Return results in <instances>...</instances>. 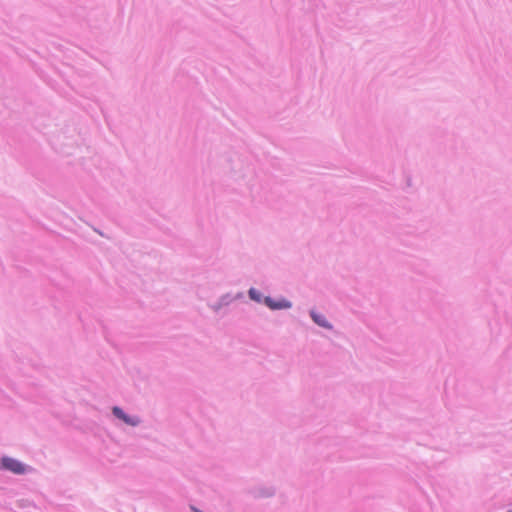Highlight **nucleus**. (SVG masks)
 I'll return each mask as SVG.
<instances>
[{"mask_svg":"<svg viewBox=\"0 0 512 512\" xmlns=\"http://www.w3.org/2000/svg\"><path fill=\"white\" fill-rule=\"evenodd\" d=\"M0 468L8 470L14 474H23L26 471V467L24 464H22L21 462L14 458L7 456L1 458Z\"/></svg>","mask_w":512,"mask_h":512,"instance_id":"obj_1","label":"nucleus"},{"mask_svg":"<svg viewBox=\"0 0 512 512\" xmlns=\"http://www.w3.org/2000/svg\"><path fill=\"white\" fill-rule=\"evenodd\" d=\"M113 414L123 420L126 424L128 425H131V426H136L138 423H139V420L137 418H131L129 417L128 415H126L124 413V411L122 409H120L119 407H114L113 408Z\"/></svg>","mask_w":512,"mask_h":512,"instance_id":"obj_2","label":"nucleus"},{"mask_svg":"<svg viewBox=\"0 0 512 512\" xmlns=\"http://www.w3.org/2000/svg\"><path fill=\"white\" fill-rule=\"evenodd\" d=\"M266 304L271 309H283V308H290L291 304L288 301L281 300V301H275L271 299L270 297H267L265 299Z\"/></svg>","mask_w":512,"mask_h":512,"instance_id":"obj_3","label":"nucleus"},{"mask_svg":"<svg viewBox=\"0 0 512 512\" xmlns=\"http://www.w3.org/2000/svg\"><path fill=\"white\" fill-rule=\"evenodd\" d=\"M311 317L319 326L331 328V326L329 325V323L327 322L323 315L317 314L316 312L312 311Z\"/></svg>","mask_w":512,"mask_h":512,"instance_id":"obj_4","label":"nucleus"},{"mask_svg":"<svg viewBox=\"0 0 512 512\" xmlns=\"http://www.w3.org/2000/svg\"><path fill=\"white\" fill-rule=\"evenodd\" d=\"M249 296L252 298V299H255V300H259V295L257 293V291L255 289H250L249 290Z\"/></svg>","mask_w":512,"mask_h":512,"instance_id":"obj_5","label":"nucleus"}]
</instances>
